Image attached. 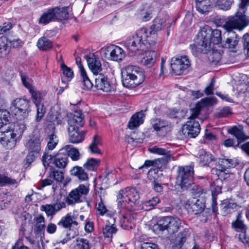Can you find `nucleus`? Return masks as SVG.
I'll return each instance as SVG.
<instances>
[{
    "label": "nucleus",
    "mask_w": 249,
    "mask_h": 249,
    "mask_svg": "<svg viewBox=\"0 0 249 249\" xmlns=\"http://www.w3.org/2000/svg\"><path fill=\"white\" fill-rule=\"evenodd\" d=\"M108 49L110 51V58L116 61H120L125 57V53L123 50L117 46H112Z\"/></svg>",
    "instance_id": "c85d7f7f"
},
{
    "label": "nucleus",
    "mask_w": 249,
    "mask_h": 249,
    "mask_svg": "<svg viewBox=\"0 0 249 249\" xmlns=\"http://www.w3.org/2000/svg\"><path fill=\"white\" fill-rule=\"evenodd\" d=\"M95 86L97 89L105 92H110L113 89V85L107 76L100 74L95 78Z\"/></svg>",
    "instance_id": "a211bd4d"
},
{
    "label": "nucleus",
    "mask_w": 249,
    "mask_h": 249,
    "mask_svg": "<svg viewBox=\"0 0 249 249\" xmlns=\"http://www.w3.org/2000/svg\"><path fill=\"white\" fill-rule=\"evenodd\" d=\"M242 213L239 212L236 216V219L231 223V227L236 231L240 232L238 238L240 241L249 246V237L246 234L247 227L242 219Z\"/></svg>",
    "instance_id": "dca6fc26"
},
{
    "label": "nucleus",
    "mask_w": 249,
    "mask_h": 249,
    "mask_svg": "<svg viewBox=\"0 0 249 249\" xmlns=\"http://www.w3.org/2000/svg\"><path fill=\"white\" fill-rule=\"evenodd\" d=\"M102 145L101 137L98 135H95L93 137L92 142L89 146V152L93 154H102V152L99 146Z\"/></svg>",
    "instance_id": "2f4dec72"
},
{
    "label": "nucleus",
    "mask_w": 249,
    "mask_h": 249,
    "mask_svg": "<svg viewBox=\"0 0 249 249\" xmlns=\"http://www.w3.org/2000/svg\"><path fill=\"white\" fill-rule=\"evenodd\" d=\"M52 9L53 11V15L55 19L65 20L69 18V7H56Z\"/></svg>",
    "instance_id": "473e14b6"
},
{
    "label": "nucleus",
    "mask_w": 249,
    "mask_h": 249,
    "mask_svg": "<svg viewBox=\"0 0 249 249\" xmlns=\"http://www.w3.org/2000/svg\"><path fill=\"white\" fill-rule=\"evenodd\" d=\"M61 68L64 75L66 77L67 80L70 81L72 78L73 72L72 70L69 67H68L64 63H62Z\"/></svg>",
    "instance_id": "bf43d9fd"
},
{
    "label": "nucleus",
    "mask_w": 249,
    "mask_h": 249,
    "mask_svg": "<svg viewBox=\"0 0 249 249\" xmlns=\"http://www.w3.org/2000/svg\"><path fill=\"white\" fill-rule=\"evenodd\" d=\"M160 199L157 197H154L151 199L145 201L142 206V208L145 210H149L154 208L160 202Z\"/></svg>",
    "instance_id": "6e6d98bb"
},
{
    "label": "nucleus",
    "mask_w": 249,
    "mask_h": 249,
    "mask_svg": "<svg viewBox=\"0 0 249 249\" xmlns=\"http://www.w3.org/2000/svg\"><path fill=\"white\" fill-rule=\"evenodd\" d=\"M181 220L177 217L164 216L161 218L153 226L155 231H166L169 234L178 231L181 227Z\"/></svg>",
    "instance_id": "9d476101"
},
{
    "label": "nucleus",
    "mask_w": 249,
    "mask_h": 249,
    "mask_svg": "<svg viewBox=\"0 0 249 249\" xmlns=\"http://www.w3.org/2000/svg\"><path fill=\"white\" fill-rule=\"evenodd\" d=\"M239 164V162L235 159L223 158L220 159L216 164V169L219 170H228L234 168Z\"/></svg>",
    "instance_id": "393cba45"
},
{
    "label": "nucleus",
    "mask_w": 249,
    "mask_h": 249,
    "mask_svg": "<svg viewBox=\"0 0 249 249\" xmlns=\"http://www.w3.org/2000/svg\"><path fill=\"white\" fill-rule=\"evenodd\" d=\"M29 92L31 94L33 101L35 105L42 103V94L40 91L36 90L34 88L30 89Z\"/></svg>",
    "instance_id": "4d7b16f0"
},
{
    "label": "nucleus",
    "mask_w": 249,
    "mask_h": 249,
    "mask_svg": "<svg viewBox=\"0 0 249 249\" xmlns=\"http://www.w3.org/2000/svg\"><path fill=\"white\" fill-rule=\"evenodd\" d=\"M34 232L36 235H41L44 233L45 220L42 214H38L34 218Z\"/></svg>",
    "instance_id": "bb28decb"
},
{
    "label": "nucleus",
    "mask_w": 249,
    "mask_h": 249,
    "mask_svg": "<svg viewBox=\"0 0 249 249\" xmlns=\"http://www.w3.org/2000/svg\"><path fill=\"white\" fill-rule=\"evenodd\" d=\"M141 249H159L158 246L151 242H143L141 245Z\"/></svg>",
    "instance_id": "338daca9"
},
{
    "label": "nucleus",
    "mask_w": 249,
    "mask_h": 249,
    "mask_svg": "<svg viewBox=\"0 0 249 249\" xmlns=\"http://www.w3.org/2000/svg\"><path fill=\"white\" fill-rule=\"evenodd\" d=\"M217 103L215 97H207L201 100L195 107L191 109V115L189 120L183 125L182 129L183 134L190 138H195L199 134L200 126L198 121L196 120L200 114V111L204 107L211 106Z\"/></svg>",
    "instance_id": "f03ea898"
},
{
    "label": "nucleus",
    "mask_w": 249,
    "mask_h": 249,
    "mask_svg": "<svg viewBox=\"0 0 249 249\" xmlns=\"http://www.w3.org/2000/svg\"><path fill=\"white\" fill-rule=\"evenodd\" d=\"M89 67L94 74H97L102 70L101 63L98 57L94 54L91 55H86Z\"/></svg>",
    "instance_id": "5701e85b"
},
{
    "label": "nucleus",
    "mask_w": 249,
    "mask_h": 249,
    "mask_svg": "<svg viewBox=\"0 0 249 249\" xmlns=\"http://www.w3.org/2000/svg\"><path fill=\"white\" fill-rule=\"evenodd\" d=\"M212 172H213V174L214 172L215 173V174L217 175L218 179H219L220 180L228 178L230 177L231 175L232 176H233L232 174H230L227 170H222L215 168L213 169Z\"/></svg>",
    "instance_id": "864d4df0"
},
{
    "label": "nucleus",
    "mask_w": 249,
    "mask_h": 249,
    "mask_svg": "<svg viewBox=\"0 0 249 249\" xmlns=\"http://www.w3.org/2000/svg\"><path fill=\"white\" fill-rule=\"evenodd\" d=\"M37 46L40 50L47 51L52 48L53 43L50 40L43 36L38 40Z\"/></svg>",
    "instance_id": "79ce46f5"
},
{
    "label": "nucleus",
    "mask_w": 249,
    "mask_h": 249,
    "mask_svg": "<svg viewBox=\"0 0 249 249\" xmlns=\"http://www.w3.org/2000/svg\"><path fill=\"white\" fill-rule=\"evenodd\" d=\"M47 140V147L48 149L51 150L53 149L55 147L58 142L56 135L53 133L48 135Z\"/></svg>",
    "instance_id": "603ef678"
},
{
    "label": "nucleus",
    "mask_w": 249,
    "mask_h": 249,
    "mask_svg": "<svg viewBox=\"0 0 249 249\" xmlns=\"http://www.w3.org/2000/svg\"><path fill=\"white\" fill-rule=\"evenodd\" d=\"M57 225L65 228H69L72 225L77 226L78 222L75 221L73 216H72L71 214L68 213L66 216L62 217Z\"/></svg>",
    "instance_id": "f704fd0d"
},
{
    "label": "nucleus",
    "mask_w": 249,
    "mask_h": 249,
    "mask_svg": "<svg viewBox=\"0 0 249 249\" xmlns=\"http://www.w3.org/2000/svg\"><path fill=\"white\" fill-rule=\"evenodd\" d=\"M76 249H91V245L89 241L83 238H78L76 240Z\"/></svg>",
    "instance_id": "49530a36"
},
{
    "label": "nucleus",
    "mask_w": 249,
    "mask_h": 249,
    "mask_svg": "<svg viewBox=\"0 0 249 249\" xmlns=\"http://www.w3.org/2000/svg\"><path fill=\"white\" fill-rule=\"evenodd\" d=\"M203 200L194 199L188 200L185 204V208L189 212L196 214L202 212L205 208Z\"/></svg>",
    "instance_id": "aec40b11"
},
{
    "label": "nucleus",
    "mask_w": 249,
    "mask_h": 249,
    "mask_svg": "<svg viewBox=\"0 0 249 249\" xmlns=\"http://www.w3.org/2000/svg\"><path fill=\"white\" fill-rule=\"evenodd\" d=\"M221 193V188L220 186H217L214 189L213 188L212 193V203L211 208L212 212L215 214H218V208L217 204V196L218 194Z\"/></svg>",
    "instance_id": "e433bc0d"
},
{
    "label": "nucleus",
    "mask_w": 249,
    "mask_h": 249,
    "mask_svg": "<svg viewBox=\"0 0 249 249\" xmlns=\"http://www.w3.org/2000/svg\"><path fill=\"white\" fill-rule=\"evenodd\" d=\"M156 56L154 51H145L144 56L141 60L142 64L147 68L152 67L156 62Z\"/></svg>",
    "instance_id": "7c9ffc66"
},
{
    "label": "nucleus",
    "mask_w": 249,
    "mask_h": 249,
    "mask_svg": "<svg viewBox=\"0 0 249 249\" xmlns=\"http://www.w3.org/2000/svg\"><path fill=\"white\" fill-rule=\"evenodd\" d=\"M10 110L17 119L24 120L30 111L29 101L24 98H16L12 102Z\"/></svg>",
    "instance_id": "f8f14e48"
},
{
    "label": "nucleus",
    "mask_w": 249,
    "mask_h": 249,
    "mask_svg": "<svg viewBox=\"0 0 249 249\" xmlns=\"http://www.w3.org/2000/svg\"><path fill=\"white\" fill-rule=\"evenodd\" d=\"M100 160H99L90 158L83 165L84 167L89 171H93L98 166Z\"/></svg>",
    "instance_id": "a18cd8bd"
},
{
    "label": "nucleus",
    "mask_w": 249,
    "mask_h": 249,
    "mask_svg": "<svg viewBox=\"0 0 249 249\" xmlns=\"http://www.w3.org/2000/svg\"><path fill=\"white\" fill-rule=\"evenodd\" d=\"M166 19L160 16H158L155 18L153 24L151 26L148 35L151 37V39H154L156 41L157 37L156 33L161 30L165 26Z\"/></svg>",
    "instance_id": "f3484780"
},
{
    "label": "nucleus",
    "mask_w": 249,
    "mask_h": 249,
    "mask_svg": "<svg viewBox=\"0 0 249 249\" xmlns=\"http://www.w3.org/2000/svg\"><path fill=\"white\" fill-rule=\"evenodd\" d=\"M232 113L231 109L229 107H224L217 109L216 116L219 118L226 117Z\"/></svg>",
    "instance_id": "13d9d810"
},
{
    "label": "nucleus",
    "mask_w": 249,
    "mask_h": 249,
    "mask_svg": "<svg viewBox=\"0 0 249 249\" xmlns=\"http://www.w3.org/2000/svg\"><path fill=\"white\" fill-rule=\"evenodd\" d=\"M145 79L142 70L138 66L129 65L122 72V82L123 86L133 89L141 84Z\"/></svg>",
    "instance_id": "423d86ee"
},
{
    "label": "nucleus",
    "mask_w": 249,
    "mask_h": 249,
    "mask_svg": "<svg viewBox=\"0 0 249 249\" xmlns=\"http://www.w3.org/2000/svg\"><path fill=\"white\" fill-rule=\"evenodd\" d=\"M221 31L218 29L212 30L206 26L201 29L197 35L195 43L191 44L190 48L194 55L197 53H207L211 49V44H221Z\"/></svg>",
    "instance_id": "f257e3e1"
},
{
    "label": "nucleus",
    "mask_w": 249,
    "mask_h": 249,
    "mask_svg": "<svg viewBox=\"0 0 249 249\" xmlns=\"http://www.w3.org/2000/svg\"><path fill=\"white\" fill-rule=\"evenodd\" d=\"M7 198L8 196L6 193L0 194V209L3 210L9 206L10 201L8 200Z\"/></svg>",
    "instance_id": "0e129e2a"
},
{
    "label": "nucleus",
    "mask_w": 249,
    "mask_h": 249,
    "mask_svg": "<svg viewBox=\"0 0 249 249\" xmlns=\"http://www.w3.org/2000/svg\"><path fill=\"white\" fill-rule=\"evenodd\" d=\"M194 174L193 165L178 167L177 182L182 190H187L193 184Z\"/></svg>",
    "instance_id": "9b49d317"
},
{
    "label": "nucleus",
    "mask_w": 249,
    "mask_h": 249,
    "mask_svg": "<svg viewBox=\"0 0 249 249\" xmlns=\"http://www.w3.org/2000/svg\"><path fill=\"white\" fill-rule=\"evenodd\" d=\"M71 174L81 180H87L89 178L87 173L82 167L76 166L73 167Z\"/></svg>",
    "instance_id": "4c0bfd02"
},
{
    "label": "nucleus",
    "mask_w": 249,
    "mask_h": 249,
    "mask_svg": "<svg viewBox=\"0 0 249 249\" xmlns=\"http://www.w3.org/2000/svg\"><path fill=\"white\" fill-rule=\"evenodd\" d=\"M61 149H64V153L70 156L73 160H77L79 159L80 154L78 149L72 147L71 145H67Z\"/></svg>",
    "instance_id": "ea45409f"
},
{
    "label": "nucleus",
    "mask_w": 249,
    "mask_h": 249,
    "mask_svg": "<svg viewBox=\"0 0 249 249\" xmlns=\"http://www.w3.org/2000/svg\"><path fill=\"white\" fill-rule=\"evenodd\" d=\"M89 188L83 184L79 185L76 188L71 190L67 197L66 201L69 205H73L82 201L83 196L88 194Z\"/></svg>",
    "instance_id": "2eb2a0df"
},
{
    "label": "nucleus",
    "mask_w": 249,
    "mask_h": 249,
    "mask_svg": "<svg viewBox=\"0 0 249 249\" xmlns=\"http://www.w3.org/2000/svg\"><path fill=\"white\" fill-rule=\"evenodd\" d=\"M43 138L37 129H35L29 136V139L25 143V147L28 153L25 158L26 163L31 164L40 155L41 143Z\"/></svg>",
    "instance_id": "0eeeda50"
},
{
    "label": "nucleus",
    "mask_w": 249,
    "mask_h": 249,
    "mask_svg": "<svg viewBox=\"0 0 249 249\" xmlns=\"http://www.w3.org/2000/svg\"><path fill=\"white\" fill-rule=\"evenodd\" d=\"M190 65V61L186 55L174 57L171 60V68L176 75L182 74Z\"/></svg>",
    "instance_id": "4468645a"
},
{
    "label": "nucleus",
    "mask_w": 249,
    "mask_h": 249,
    "mask_svg": "<svg viewBox=\"0 0 249 249\" xmlns=\"http://www.w3.org/2000/svg\"><path fill=\"white\" fill-rule=\"evenodd\" d=\"M107 217L106 226L103 228V233L106 237H112V235L117 231L115 225V218L109 214H107Z\"/></svg>",
    "instance_id": "412c9836"
},
{
    "label": "nucleus",
    "mask_w": 249,
    "mask_h": 249,
    "mask_svg": "<svg viewBox=\"0 0 249 249\" xmlns=\"http://www.w3.org/2000/svg\"><path fill=\"white\" fill-rule=\"evenodd\" d=\"M17 183L15 179L10 178L4 175L0 174V185L5 186L8 185H14Z\"/></svg>",
    "instance_id": "052dcab7"
},
{
    "label": "nucleus",
    "mask_w": 249,
    "mask_h": 249,
    "mask_svg": "<svg viewBox=\"0 0 249 249\" xmlns=\"http://www.w3.org/2000/svg\"><path fill=\"white\" fill-rule=\"evenodd\" d=\"M49 178L58 182H61L64 179V173L62 171L55 170L51 173Z\"/></svg>",
    "instance_id": "69168bd1"
},
{
    "label": "nucleus",
    "mask_w": 249,
    "mask_h": 249,
    "mask_svg": "<svg viewBox=\"0 0 249 249\" xmlns=\"http://www.w3.org/2000/svg\"><path fill=\"white\" fill-rule=\"evenodd\" d=\"M198 155L199 162L203 166L208 165L213 160L212 155L203 149L199 151Z\"/></svg>",
    "instance_id": "58836bf2"
},
{
    "label": "nucleus",
    "mask_w": 249,
    "mask_h": 249,
    "mask_svg": "<svg viewBox=\"0 0 249 249\" xmlns=\"http://www.w3.org/2000/svg\"><path fill=\"white\" fill-rule=\"evenodd\" d=\"M144 117L145 114L142 111L135 113L131 117L129 121L128 127L131 129H133L139 126L143 123Z\"/></svg>",
    "instance_id": "c756f323"
},
{
    "label": "nucleus",
    "mask_w": 249,
    "mask_h": 249,
    "mask_svg": "<svg viewBox=\"0 0 249 249\" xmlns=\"http://www.w3.org/2000/svg\"><path fill=\"white\" fill-rule=\"evenodd\" d=\"M242 42L244 53L249 57V34H245L243 36Z\"/></svg>",
    "instance_id": "e2e57ef3"
},
{
    "label": "nucleus",
    "mask_w": 249,
    "mask_h": 249,
    "mask_svg": "<svg viewBox=\"0 0 249 249\" xmlns=\"http://www.w3.org/2000/svg\"><path fill=\"white\" fill-rule=\"evenodd\" d=\"M10 114L9 111L5 109H0V126L8 124Z\"/></svg>",
    "instance_id": "680f3d73"
},
{
    "label": "nucleus",
    "mask_w": 249,
    "mask_h": 249,
    "mask_svg": "<svg viewBox=\"0 0 249 249\" xmlns=\"http://www.w3.org/2000/svg\"><path fill=\"white\" fill-rule=\"evenodd\" d=\"M228 133L233 135L237 139V145L248 139V136L244 130L243 126L242 125H234L228 130Z\"/></svg>",
    "instance_id": "6ab92c4d"
},
{
    "label": "nucleus",
    "mask_w": 249,
    "mask_h": 249,
    "mask_svg": "<svg viewBox=\"0 0 249 249\" xmlns=\"http://www.w3.org/2000/svg\"><path fill=\"white\" fill-rule=\"evenodd\" d=\"M10 51V47L9 45V41L5 36L0 37V57L6 56Z\"/></svg>",
    "instance_id": "c9c22d12"
},
{
    "label": "nucleus",
    "mask_w": 249,
    "mask_h": 249,
    "mask_svg": "<svg viewBox=\"0 0 249 249\" xmlns=\"http://www.w3.org/2000/svg\"><path fill=\"white\" fill-rule=\"evenodd\" d=\"M156 43V41L154 39H151V37L148 35V30L142 28L137 30L135 35L126 39L124 46L130 54L139 50H143L146 44L151 47L154 46Z\"/></svg>",
    "instance_id": "7ed1b4c3"
},
{
    "label": "nucleus",
    "mask_w": 249,
    "mask_h": 249,
    "mask_svg": "<svg viewBox=\"0 0 249 249\" xmlns=\"http://www.w3.org/2000/svg\"><path fill=\"white\" fill-rule=\"evenodd\" d=\"M136 216L131 212H128L123 215L120 222L122 227L125 230L131 229L134 227Z\"/></svg>",
    "instance_id": "a878e982"
},
{
    "label": "nucleus",
    "mask_w": 249,
    "mask_h": 249,
    "mask_svg": "<svg viewBox=\"0 0 249 249\" xmlns=\"http://www.w3.org/2000/svg\"><path fill=\"white\" fill-rule=\"evenodd\" d=\"M84 123V115L81 110L76 111L74 114H71L69 116L68 131L69 140L71 143H80L84 140L86 132L80 131L78 129V126H83Z\"/></svg>",
    "instance_id": "39448f33"
},
{
    "label": "nucleus",
    "mask_w": 249,
    "mask_h": 249,
    "mask_svg": "<svg viewBox=\"0 0 249 249\" xmlns=\"http://www.w3.org/2000/svg\"><path fill=\"white\" fill-rule=\"evenodd\" d=\"M191 232L189 229L185 228L179 232L176 238L174 244L172 249H180L187 239L190 236Z\"/></svg>",
    "instance_id": "b1692460"
},
{
    "label": "nucleus",
    "mask_w": 249,
    "mask_h": 249,
    "mask_svg": "<svg viewBox=\"0 0 249 249\" xmlns=\"http://www.w3.org/2000/svg\"><path fill=\"white\" fill-rule=\"evenodd\" d=\"M68 155L64 153V149H60L53 160V163L59 168H64L68 164Z\"/></svg>",
    "instance_id": "cd10ccee"
},
{
    "label": "nucleus",
    "mask_w": 249,
    "mask_h": 249,
    "mask_svg": "<svg viewBox=\"0 0 249 249\" xmlns=\"http://www.w3.org/2000/svg\"><path fill=\"white\" fill-rule=\"evenodd\" d=\"M65 207L66 204L64 202H59L53 204L42 205L40 207V210L45 212L48 216H53L57 212Z\"/></svg>",
    "instance_id": "4be33fe9"
},
{
    "label": "nucleus",
    "mask_w": 249,
    "mask_h": 249,
    "mask_svg": "<svg viewBox=\"0 0 249 249\" xmlns=\"http://www.w3.org/2000/svg\"><path fill=\"white\" fill-rule=\"evenodd\" d=\"M149 151L151 153L164 155V157H167L168 156H169V157H171V153L170 151L164 148L158 147L156 146L149 148Z\"/></svg>",
    "instance_id": "8fccbe9b"
},
{
    "label": "nucleus",
    "mask_w": 249,
    "mask_h": 249,
    "mask_svg": "<svg viewBox=\"0 0 249 249\" xmlns=\"http://www.w3.org/2000/svg\"><path fill=\"white\" fill-rule=\"evenodd\" d=\"M36 107V120L37 122L44 116L46 112V108L42 103L35 105Z\"/></svg>",
    "instance_id": "5fc2aeb1"
},
{
    "label": "nucleus",
    "mask_w": 249,
    "mask_h": 249,
    "mask_svg": "<svg viewBox=\"0 0 249 249\" xmlns=\"http://www.w3.org/2000/svg\"><path fill=\"white\" fill-rule=\"evenodd\" d=\"M25 129V124L20 122L10 123L1 125L0 127V142L8 148H11L16 145V137L21 136Z\"/></svg>",
    "instance_id": "20e7f679"
},
{
    "label": "nucleus",
    "mask_w": 249,
    "mask_h": 249,
    "mask_svg": "<svg viewBox=\"0 0 249 249\" xmlns=\"http://www.w3.org/2000/svg\"><path fill=\"white\" fill-rule=\"evenodd\" d=\"M210 6V0H205L197 3L196 4V8L199 12L202 14H205L209 11V8Z\"/></svg>",
    "instance_id": "09e8293b"
},
{
    "label": "nucleus",
    "mask_w": 249,
    "mask_h": 249,
    "mask_svg": "<svg viewBox=\"0 0 249 249\" xmlns=\"http://www.w3.org/2000/svg\"><path fill=\"white\" fill-rule=\"evenodd\" d=\"M151 124L154 129L157 131H160L169 125L168 122L158 118L152 120Z\"/></svg>",
    "instance_id": "c03bdc74"
},
{
    "label": "nucleus",
    "mask_w": 249,
    "mask_h": 249,
    "mask_svg": "<svg viewBox=\"0 0 249 249\" xmlns=\"http://www.w3.org/2000/svg\"><path fill=\"white\" fill-rule=\"evenodd\" d=\"M238 9L234 16L227 18V22L225 25L227 29L235 27L245 28L249 25V16L246 14L247 7L249 5V0H240Z\"/></svg>",
    "instance_id": "6e6552de"
},
{
    "label": "nucleus",
    "mask_w": 249,
    "mask_h": 249,
    "mask_svg": "<svg viewBox=\"0 0 249 249\" xmlns=\"http://www.w3.org/2000/svg\"><path fill=\"white\" fill-rule=\"evenodd\" d=\"M139 195L135 188L126 187L119 192L117 197L118 206L122 209L133 208L139 203Z\"/></svg>",
    "instance_id": "1a4fd4ad"
},
{
    "label": "nucleus",
    "mask_w": 249,
    "mask_h": 249,
    "mask_svg": "<svg viewBox=\"0 0 249 249\" xmlns=\"http://www.w3.org/2000/svg\"><path fill=\"white\" fill-rule=\"evenodd\" d=\"M234 0H216L214 5L218 9L227 11L231 9Z\"/></svg>",
    "instance_id": "a19ab883"
},
{
    "label": "nucleus",
    "mask_w": 249,
    "mask_h": 249,
    "mask_svg": "<svg viewBox=\"0 0 249 249\" xmlns=\"http://www.w3.org/2000/svg\"><path fill=\"white\" fill-rule=\"evenodd\" d=\"M13 27V25L11 22L4 23L2 26H0V35L9 31Z\"/></svg>",
    "instance_id": "774afa93"
},
{
    "label": "nucleus",
    "mask_w": 249,
    "mask_h": 249,
    "mask_svg": "<svg viewBox=\"0 0 249 249\" xmlns=\"http://www.w3.org/2000/svg\"><path fill=\"white\" fill-rule=\"evenodd\" d=\"M81 76L82 78V83L83 86L82 87L83 89L85 90L91 89L93 84L89 78L86 72H82Z\"/></svg>",
    "instance_id": "3c124183"
},
{
    "label": "nucleus",
    "mask_w": 249,
    "mask_h": 249,
    "mask_svg": "<svg viewBox=\"0 0 249 249\" xmlns=\"http://www.w3.org/2000/svg\"><path fill=\"white\" fill-rule=\"evenodd\" d=\"M170 159L171 157H169V156L155 159L154 160V167L160 169L167 164Z\"/></svg>",
    "instance_id": "de8ad7c7"
},
{
    "label": "nucleus",
    "mask_w": 249,
    "mask_h": 249,
    "mask_svg": "<svg viewBox=\"0 0 249 249\" xmlns=\"http://www.w3.org/2000/svg\"><path fill=\"white\" fill-rule=\"evenodd\" d=\"M227 22V19L223 25V28L228 32L227 35L226 37L224 38L222 42H221V46L223 48L230 49L233 52L236 53L240 48L239 41L241 38L235 32L233 31V30L238 29L242 30L244 28L235 27L231 29H227L225 26Z\"/></svg>",
    "instance_id": "ddd939ff"
},
{
    "label": "nucleus",
    "mask_w": 249,
    "mask_h": 249,
    "mask_svg": "<svg viewBox=\"0 0 249 249\" xmlns=\"http://www.w3.org/2000/svg\"><path fill=\"white\" fill-rule=\"evenodd\" d=\"M221 212L226 215L237 211L240 207L236 203L225 201L221 204Z\"/></svg>",
    "instance_id": "72a5a7b5"
},
{
    "label": "nucleus",
    "mask_w": 249,
    "mask_h": 249,
    "mask_svg": "<svg viewBox=\"0 0 249 249\" xmlns=\"http://www.w3.org/2000/svg\"><path fill=\"white\" fill-rule=\"evenodd\" d=\"M53 15L52 9H48L41 15L39 19V23L46 24L53 20H55Z\"/></svg>",
    "instance_id": "37998d69"
}]
</instances>
